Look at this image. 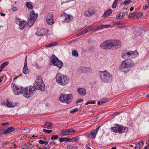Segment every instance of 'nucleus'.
Returning a JSON list of instances; mask_svg holds the SVG:
<instances>
[{
	"mask_svg": "<svg viewBox=\"0 0 149 149\" xmlns=\"http://www.w3.org/2000/svg\"><path fill=\"white\" fill-rule=\"evenodd\" d=\"M64 16L65 17L64 22H69L71 21L73 18V16L71 15H68L64 12L61 16Z\"/></svg>",
	"mask_w": 149,
	"mask_h": 149,
	"instance_id": "13",
	"label": "nucleus"
},
{
	"mask_svg": "<svg viewBox=\"0 0 149 149\" xmlns=\"http://www.w3.org/2000/svg\"><path fill=\"white\" fill-rule=\"evenodd\" d=\"M56 144V143H55L54 142V141H51V142H50L49 144V146H54V145H55Z\"/></svg>",
	"mask_w": 149,
	"mask_h": 149,
	"instance_id": "49",
	"label": "nucleus"
},
{
	"mask_svg": "<svg viewBox=\"0 0 149 149\" xmlns=\"http://www.w3.org/2000/svg\"><path fill=\"white\" fill-rule=\"evenodd\" d=\"M89 104H91V101H90L88 102H86L85 103V105H88Z\"/></svg>",
	"mask_w": 149,
	"mask_h": 149,
	"instance_id": "57",
	"label": "nucleus"
},
{
	"mask_svg": "<svg viewBox=\"0 0 149 149\" xmlns=\"http://www.w3.org/2000/svg\"><path fill=\"white\" fill-rule=\"evenodd\" d=\"M78 110V108H75L74 109H72L70 111V113H73L77 111Z\"/></svg>",
	"mask_w": 149,
	"mask_h": 149,
	"instance_id": "42",
	"label": "nucleus"
},
{
	"mask_svg": "<svg viewBox=\"0 0 149 149\" xmlns=\"http://www.w3.org/2000/svg\"><path fill=\"white\" fill-rule=\"evenodd\" d=\"M100 78L102 82L105 83L110 82L112 80V75L107 70L100 71L99 72Z\"/></svg>",
	"mask_w": 149,
	"mask_h": 149,
	"instance_id": "4",
	"label": "nucleus"
},
{
	"mask_svg": "<svg viewBox=\"0 0 149 149\" xmlns=\"http://www.w3.org/2000/svg\"><path fill=\"white\" fill-rule=\"evenodd\" d=\"M102 103H103L102 102L101 100H100V101H99L97 102V104L98 105H100L101 104H102Z\"/></svg>",
	"mask_w": 149,
	"mask_h": 149,
	"instance_id": "59",
	"label": "nucleus"
},
{
	"mask_svg": "<svg viewBox=\"0 0 149 149\" xmlns=\"http://www.w3.org/2000/svg\"><path fill=\"white\" fill-rule=\"evenodd\" d=\"M85 135L87 137H90L91 135V133L89 132H86L85 134Z\"/></svg>",
	"mask_w": 149,
	"mask_h": 149,
	"instance_id": "48",
	"label": "nucleus"
},
{
	"mask_svg": "<svg viewBox=\"0 0 149 149\" xmlns=\"http://www.w3.org/2000/svg\"><path fill=\"white\" fill-rule=\"evenodd\" d=\"M128 128L123 125L118 126L117 124L114 125V126L111 128L112 131L115 133L122 134L123 133L126 132L128 131Z\"/></svg>",
	"mask_w": 149,
	"mask_h": 149,
	"instance_id": "6",
	"label": "nucleus"
},
{
	"mask_svg": "<svg viewBox=\"0 0 149 149\" xmlns=\"http://www.w3.org/2000/svg\"><path fill=\"white\" fill-rule=\"evenodd\" d=\"M51 62L53 65L58 67L59 69L61 68L63 65V63L59 60L54 55L51 57Z\"/></svg>",
	"mask_w": 149,
	"mask_h": 149,
	"instance_id": "9",
	"label": "nucleus"
},
{
	"mask_svg": "<svg viewBox=\"0 0 149 149\" xmlns=\"http://www.w3.org/2000/svg\"><path fill=\"white\" fill-rule=\"evenodd\" d=\"M5 130L3 129H0V135L3 134H5L4 133Z\"/></svg>",
	"mask_w": 149,
	"mask_h": 149,
	"instance_id": "47",
	"label": "nucleus"
},
{
	"mask_svg": "<svg viewBox=\"0 0 149 149\" xmlns=\"http://www.w3.org/2000/svg\"><path fill=\"white\" fill-rule=\"evenodd\" d=\"M97 132V131H96L95 130H93L90 133L91 135L93 136V138L95 139Z\"/></svg>",
	"mask_w": 149,
	"mask_h": 149,
	"instance_id": "30",
	"label": "nucleus"
},
{
	"mask_svg": "<svg viewBox=\"0 0 149 149\" xmlns=\"http://www.w3.org/2000/svg\"><path fill=\"white\" fill-rule=\"evenodd\" d=\"M52 123L50 122H47L44 125V127L46 128H50L52 125Z\"/></svg>",
	"mask_w": 149,
	"mask_h": 149,
	"instance_id": "22",
	"label": "nucleus"
},
{
	"mask_svg": "<svg viewBox=\"0 0 149 149\" xmlns=\"http://www.w3.org/2000/svg\"><path fill=\"white\" fill-rule=\"evenodd\" d=\"M35 66L36 68H39V65H38V64L36 63L35 65Z\"/></svg>",
	"mask_w": 149,
	"mask_h": 149,
	"instance_id": "60",
	"label": "nucleus"
},
{
	"mask_svg": "<svg viewBox=\"0 0 149 149\" xmlns=\"http://www.w3.org/2000/svg\"><path fill=\"white\" fill-rule=\"evenodd\" d=\"M103 103H105V102L107 101V98H104L101 100Z\"/></svg>",
	"mask_w": 149,
	"mask_h": 149,
	"instance_id": "52",
	"label": "nucleus"
},
{
	"mask_svg": "<svg viewBox=\"0 0 149 149\" xmlns=\"http://www.w3.org/2000/svg\"><path fill=\"white\" fill-rule=\"evenodd\" d=\"M46 21L47 24L51 25L54 23V17L52 13H48L47 14L46 16Z\"/></svg>",
	"mask_w": 149,
	"mask_h": 149,
	"instance_id": "12",
	"label": "nucleus"
},
{
	"mask_svg": "<svg viewBox=\"0 0 149 149\" xmlns=\"http://www.w3.org/2000/svg\"><path fill=\"white\" fill-rule=\"evenodd\" d=\"M136 15V13L134 12L132 13L131 14L129 15L128 16L129 18H131L133 17H134Z\"/></svg>",
	"mask_w": 149,
	"mask_h": 149,
	"instance_id": "46",
	"label": "nucleus"
},
{
	"mask_svg": "<svg viewBox=\"0 0 149 149\" xmlns=\"http://www.w3.org/2000/svg\"><path fill=\"white\" fill-rule=\"evenodd\" d=\"M61 132L62 134L64 135H68V133L67 129L62 130Z\"/></svg>",
	"mask_w": 149,
	"mask_h": 149,
	"instance_id": "41",
	"label": "nucleus"
},
{
	"mask_svg": "<svg viewBox=\"0 0 149 149\" xmlns=\"http://www.w3.org/2000/svg\"><path fill=\"white\" fill-rule=\"evenodd\" d=\"M8 64V62L6 61L2 63L0 66V68L3 70V68Z\"/></svg>",
	"mask_w": 149,
	"mask_h": 149,
	"instance_id": "27",
	"label": "nucleus"
},
{
	"mask_svg": "<svg viewBox=\"0 0 149 149\" xmlns=\"http://www.w3.org/2000/svg\"><path fill=\"white\" fill-rule=\"evenodd\" d=\"M27 57H26L24 61V66L23 70V72L25 74H27L29 73L30 70L27 67Z\"/></svg>",
	"mask_w": 149,
	"mask_h": 149,
	"instance_id": "18",
	"label": "nucleus"
},
{
	"mask_svg": "<svg viewBox=\"0 0 149 149\" xmlns=\"http://www.w3.org/2000/svg\"><path fill=\"white\" fill-rule=\"evenodd\" d=\"M47 31H48V30L46 29H38L37 30L36 35L40 36H44Z\"/></svg>",
	"mask_w": 149,
	"mask_h": 149,
	"instance_id": "16",
	"label": "nucleus"
},
{
	"mask_svg": "<svg viewBox=\"0 0 149 149\" xmlns=\"http://www.w3.org/2000/svg\"><path fill=\"white\" fill-rule=\"evenodd\" d=\"M113 40H108L103 42L100 45V47L105 49H113Z\"/></svg>",
	"mask_w": 149,
	"mask_h": 149,
	"instance_id": "8",
	"label": "nucleus"
},
{
	"mask_svg": "<svg viewBox=\"0 0 149 149\" xmlns=\"http://www.w3.org/2000/svg\"><path fill=\"white\" fill-rule=\"evenodd\" d=\"M6 105L9 107H15V105H13L11 102L7 101Z\"/></svg>",
	"mask_w": 149,
	"mask_h": 149,
	"instance_id": "35",
	"label": "nucleus"
},
{
	"mask_svg": "<svg viewBox=\"0 0 149 149\" xmlns=\"http://www.w3.org/2000/svg\"><path fill=\"white\" fill-rule=\"evenodd\" d=\"M100 126H99L97 128V129H95V130H96V131H97V132H98V130L99 129V128H100Z\"/></svg>",
	"mask_w": 149,
	"mask_h": 149,
	"instance_id": "63",
	"label": "nucleus"
},
{
	"mask_svg": "<svg viewBox=\"0 0 149 149\" xmlns=\"http://www.w3.org/2000/svg\"><path fill=\"white\" fill-rule=\"evenodd\" d=\"M38 14H35L34 11L32 10L30 13V17L27 23V25L29 26H32L38 16Z\"/></svg>",
	"mask_w": 149,
	"mask_h": 149,
	"instance_id": "10",
	"label": "nucleus"
},
{
	"mask_svg": "<svg viewBox=\"0 0 149 149\" xmlns=\"http://www.w3.org/2000/svg\"><path fill=\"white\" fill-rule=\"evenodd\" d=\"M91 101V104H94L96 103L95 101V100H93Z\"/></svg>",
	"mask_w": 149,
	"mask_h": 149,
	"instance_id": "62",
	"label": "nucleus"
},
{
	"mask_svg": "<svg viewBox=\"0 0 149 149\" xmlns=\"http://www.w3.org/2000/svg\"><path fill=\"white\" fill-rule=\"evenodd\" d=\"M143 16V14L141 12H138L136 15V17L137 19H139L141 18Z\"/></svg>",
	"mask_w": 149,
	"mask_h": 149,
	"instance_id": "38",
	"label": "nucleus"
},
{
	"mask_svg": "<svg viewBox=\"0 0 149 149\" xmlns=\"http://www.w3.org/2000/svg\"><path fill=\"white\" fill-rule=\"evenodd\" d=\"M119 0H115L114 1V2L112 6V8H116V6L117 5V4L118 2L119 1Z\"/></svg>",
	"mask_w": 149,
	"mask_h": 149,
	"instance_id": "36",
	"label": "nucleus"
},
{
	"mask_svg": "<svg viewBox=\"0 0 149 149\" xmlns=\"http://www.w3.org/2000/svg\"><path fill=\"white\" fill-rule=\"evenodd\" d=\"M12 10L15 11L17 10V8L16 7H12Z\"/></svg>",
	"mask_w": 149,
	"mask_h": 149,
	"instance_id": "51",
	"label": "nucleus"
},
{
	"mask_svg": "<svg viewBox=\"0 0 149 149\" xmlns=\"http://www.w3.org/2000/svg\"><path fill=\"white\" fill-rule=\"evenodd\" d=\"M131 2L130 0H125L123 3V4H124L125 5H126L131 3Z\"/></svg>",
	"mask_w": 149,
	"mask_h": 149,
	"instance_id": "40",
	"label": "nucleus"
},
{
	"mask_svg": "<svg viewBox=\"0 0 149 149\" xmlns=\"http://www.w3.org/2000/svg\"><path fill=\"white\" fill-rule=\"evenodd\" d=\"M9 124V123L8 122H6L5 123H1L2 125H8Z\"/></svg>",
	"mask_w": 149,
	"mask_h": 149,
	"instance_id": "54",
	"label": "nucleus"
},
{
	"mask_svg": "<svg viewBox=\"0 0 149 149\" xmlns=\"http://www.w3.org/2000/svg\"><path fill=\"white\" fill-rule=\"evenodd\" d=\"M84 101L83 99L80 98L77 100L76 102V104H77L82 102H83Z\"/></svg>",
	"mask_w": 149,
	"mask_h": 149,
	"instance_id": "45",
	"label": "nucleus"
},
{
	"mask_svg": "<svg viewBox=\"0 0 149 149\" xmlns=\"http://www.w3.org/2000/svg\"><path fill=\"white\" fill-rule=\"evenodd\" d=\"M43 132H44L45 133H48L52 132V130H47V129H43Z\"/></svg>",
	"mask_w": 149,
	"mask_h": 149,
	"instance_id": "44",
	"label": "nucleus"
},
{
	"mask_svg": "<svg viewBox=\"0 0 149 149\" xmlns=\"http://www.w3.org/2000/svg\"><path fill=\"white\" fill-rule=\"evenodd\" d=\"M68 131V135H70L72 134H74L75 132H76V131H74L72 130V129L71 128V129H67Z\"/></svg>",
	"mask_w": 149,
	"mask_h": 149,
	"instance_id": "33",
	"label": "nucleus"
},
{
	"mask_svg": "<svg viewBox=\"0 0 149 149\" xmlns=\"http://www.w3.org/2000/svg\"><path fill=\"white\" fill-rule=\"evenodd\" d=\"M56 82L62 86H65L69 81V78L66 75L59 73L56 74Z\"/></svg>",
	"mask_w": 149,
	"mask_h": 149,
	"instance_id": "3",
	"label": "nucleus"
},
{
	"mask_svg": "<svg viewBox=\"0 0 149 149\" xmlns=\"http://www.w3.org/2000/svg\"><path fill=\"white\" fill-rule=\"evenodd\" d=\"M45 84L40 76H38L35 81L34 85L36 88L38 90L42 91H45Z\"/></svg>",
	"mask_w": 149,
	"mask_h": 149,
	"instance_id": "5",
	"label": "nucleus"
},
{
	"mask_svg": "<svg viewBox=\"0 0 149 149\" xmlns=\"http://www.w3.org/2000/svg\"><path fill=\"white\" fill-rule=\"evenodd\" d=\"M111 24H118V25H122V24L121 23L119 22H111Z\"/></svg>",
	"mask_w": 149,
	"mask_h": 149,
	"instance_id": "43",
	"label": "nucleus"
},
{
	"mask_svg": "<svg viewBox=\"0 0 149 149\" xmlns=\"http://www.w3.org/2000/svg\"><path fill=\"white\" fill-rule=\"evenodd\" d=\"M58 136L57 135H54L51 136L50 139L54 141L58 139Z\"/></svg>",
	"mask_w": 149,
	"mask_h": 149,
	"instance_id": "39",
	"label": "nucleus"
},
{
	"mask_svg": "<svg viewBox=\"0 0 149 149\" xmlns=\"http://www.w3.org/2000/svg\"><path fill=\"white\" fill-rule=\"evenodd\" d=\"M15 130V129L13 127L8 128L5 130L4 133H5V134H9L10 133L14 131Z\"/></svg>",
	"mask_w": 149,
	"mask_h": 149,
	"instance_id": "21",
	"label": "nucleus"
},
{
	"mask_svg": "<svg viewBox=\"0 0 149 149\" xmlns=\"http://www.w3.org/2000/svg\"><path fill=\"white\" fill-rule=\"evenodd\" d=\"M40 149H47V147H42V148H40Z\"/></svg>",
	"mask_w": 149,
	"mask_h": 149,
	"instance_id": "64",
	"label": "nucleus"
},
{
	"mask_svg": "<svg viewBox=\"0 0 149 149\" xmlns=\"http://www.w3.org/2000/svg\"><path fill=\"white\" fill-rule=\"evenodd\" d=\"M72 54L75 57H77L78 56V54L77 50H73L72 51Z\"/></svg>",
	"mask_w": 149,
	"mask_h": 149,
	"instance_id": "37",
	"label": "nucleus"
},
{
	"mask_svg": "<svg viewBox=\"0 0 149 149\" xmlns=\"http://www.w3.org/2000/svg\"><path fill=\"white\" fill-rule=\"evenodd\" d=\"M39 143L41 144H44L45 145H47L49 143L48 141H44L42 140H40L38 141Z\"/></svg>",
	"mask_w": 149,
	"mask_h": 149,
	"instance_id": "31",
	"label": "nucleus"
},
{
	"mask_svg": "<svg viewBox=\"0 0 149 149\" xmlns=\"http://www.w3.org/2000/svg\"><path fill=\"white\" fill-rule=\"evenodd\" d=\"M111 24H104L102 25L98 26L97 27L98 29H101L106 28H107L111 26Z\"/></svg>",
	"mask_w": 149,
	"mask_h": 149,
	"instance_id": "24",
	"label": "nucleus"
},
{
	"mask_svg": "<svg viewBox=\"0 0 149 149\" xmlns=\"http://www.w3.org/2000/svg\"><path fill=\"white\" fill-rule=\"evenodd\" d=\"M134 65V62L130 59H127L122 61L120 67V70L125 73L128 72Z\"/></svg>",
	"mask_w": 149,
	"mask_h": 149,
	"instance_id": "2",
	"label": "nucleus"
},
{
	"mask_svg": "<svg viewBox=\"0 0 149 149\" xmlns=\"http://www.w3.org/2000/svg\"><path fill=\"white\" fill-rule=\"evenodd\" d=\"M13 88V91L15 95L22 94L23 96L27 98L31 97L34 94V92L36 90L34 86H30L25 88L15 84H12Z\"/></svg>",
	"mask_w": 149,
	"mask_h": 149,
	"instance_id": "1",
	"label": "nucleus"
},
{
	"mask_svg": "<svg viewBox=\"0 0 149 149\" xmlns=\"http://www.w3.org/2000/svg\"><path fill=\"white\" fill-rule=\"evenodd\" d=\"M94 14L93 10L92 9H89L84 13L86 17H90Z\"/></svg>",
	"mask_w": 149,
	"mask_h": 149,
	"instance_id": "20",
	"label": "nucleus"
},
{
	"mask_svg": "<svg viewBox=\"0 0 149 149\" xmlns=\"http://www.w3.org/2000/svg\"><path fill=\"white\" fill-rule=\"evenodd\" d=\"M148 6L147 5H145V6H143V8L144 10H146L148 8Z\"/></svg>",
	"mask_w": 149,
	"mask_h": 149,
	"instance_id": "56",
	"label": "nucleus"
},
{
	"mask_svg": "<svg viewBox=\"0 0 149 149\" xmlns=\"http://www.w3.org/2000/svg\"><path fill=\"white\" fill-rule=\"evenodd\" d=\"M125 16L124 13H120L116 15V19L117 20H119L122 19Z\"/></svg>",
	"mask_w": 149,
	"mask_h": 149,
	"instance_id": "25",
	"label": "nucleus"
},
{
	"mask_svg": "<svg viewBox=\"0 0 149 149\" xmlns=\"http://www.w3.org/2000/svg\"><path fill=\"white\" fill-rule=\"evenodd\" d=\"M73 148V146L71 145H68L67 146V148L68 149H71Z\"/></svg>",
	"mask_w": 149,
	"mask_h": 149,
	"instance_id": "53",
	"label": "nucleus"
},
{
	"mask_svg": "<svg viewBox=\"0 0 149 149\" xmlns=\"http://www.w3.org/2000/svg\"><path fill=\"white\" fill-rule=\"evenodd\" d=\"M135 31H136V32H137L136 34L137 35H140L142 31V29L141 28H137L135 29Z\"/></svg>",
	"mask_w": 149,
	"mask_h": 149,
	"instance_id": "28",
	"label": "nucleus"
},
{
	"mask_svg": "<svg viewBox=\"0 0 149 149\" xmlns=\"http://www.w3.org/2000/svg\"><path fill=\"white\" fill-rule=\"evenodd\" d=\"M79 139V138L78 136H75L73 137L71 139L70 138L69 140V142L72 141H78Z\"/></svg>",
	"mask_w": 149,
	"mask_h": 149,
	"instance_id": "32",
	"label": "nucleus"
},
{
	"mask_svg": "<svg viewBox=\"0 0 149 149\" xmlns=\"http://www.w3.org/2000/svg\"><path fill=\"white\" fill-rule=\"evenodd\" d=\"M58 44V42H55L46 45V47H50L52 46H54L55 45H57Z\"/></svg>",
	"mask_w": 149,
	"mask_h": 149,
	"instance_id": "29",
	"label": "nucleus"
},
{
	"mask_svg": "<svg viewBox=\"0 0 149 149\" xmlns=\"http://www.w3.org/2000/svg\"><path fill=\"white\" fill-rule=\"evenodd\" d=\"M79 34H80V35H82L84 34V31H81V32H80L79 33Z\"/></svg>",
	"mask_w": 149,
	"mask_h": 149,
	"instance_id": "61",
	"label": "nucleus"
},
{
	"mask_svg": "<svg viewBox=\"0 0 149 149\" xmlns=\"http://www.w3.org/2000/svg\"><path fill=\"white\" fill-rule=\"evenodd\" d=\"M77 91L80 95H84L86 93V91L85 89L79 88L77 89Z\"/></svg>",
	"mask_w": 149,
	"mask_h": 149,
	"instance_id": "19",
	"label": "nucleus"
},
{
	"mask_svg": "<svg viewBox=\"0 0 149 149\" xmlns=\"http://www.w3.org/2000/svg\"><path fill=\"white\" fill-rule=\"evenodd\" d=\"M26 6L30 9H32L33 8L32 5L29 2H27L26 3Z\"/></svg>",
	"mask_w": 149,
	"mask_h": 149,
	"instance_id": "34",
	"label": "nucleus"
},
{
	"mask_svg": "<svg viewBox=\"0 0 149 149\" xmlns=\"http://www.w3.org/2000/svg\"><path fill=\"white\" fill-rule=\"evenodd\" d=\"M113 49H117L121 47V43L118 40H113Z\"/></svg>",
	"mask_w": 149,
	"mask_h": 149,
	"instance_id": "14",
	"label": "nucleus"
},
{
	"mask_svg": "<svg viewBox=\"0 0 149 149\" xmlns=\"http://www.w3.org/2000/svg\"><path fill=\"white\" fill-rule=\"evenodd\" d=\"M112 13V10H107L103 14V17H107L110 15Z\"/></svg>",
	"mask_w": 149,
	"mask_h": 149,
	"instance_id": "23",
	"label": "nucleus"
},
{
	"mask_svg": "<svg viewBox=\"0 0 149 149\" xmlns=\"http://www.w3.org/2000/svg\"><path fill=\"white\" fill-rule=\"evenodd\" d=\"M21 19H18L17 21V24L19 25L20 29L23 30L24 29L26 24V22L24 21H21Z\"/></svg>",
	"mask_w": 149,
	"mask_h": 149,
	"instance_id": "15",
	"label": "nucleus"
},
{
	"mask_svg": "<svg viewBox=\"0 0 149 149\" xmlns=\"http://www.w3.org/2000/svg\"><path fill=\"white\" fill-rule=\"evenodd\" d=\"M139 55V53L136 51H126L122 56V57L125 58L126 56L128 57H131L132 58L136 57Z\"/></svg>",
	"mask_w": 149,
	"mask_h": 149,
	"instance_id": "11",
	"label": "nucleus"
},
{
	"mask_svg": "<svg viewBox=\"0 0 149 149\" xmlns=\"http://www.w3.org/2000/svg\"><path fill=\"white\" fill-rule=\"evenodd\" d=\"M138 144H139V145H140L141 147H142L143 145V141L139 143Z\"/></svg>",
	"mask_w": 149,
	"mask_h": 149,
	"instance_id": "55",
	"label": "nucleus"
},
{
	"mask_svg": "<svg viewBox=\"0 0 149 149\" xmlns=\"http://www.w3.org/2000/svg\"><path fill=\"white\" fill-rule=\"evenodd\" d=\"M70 139V138L66 137V138H61L59 139V141L60 142L66 141L69 142V140Z\"/></svg>",
	"mask_w": 149,
	"mask_h": 149,
	"instance_id": "26",
	"label": "nucleus"
},
{
	"mask_svg": "<svg viewBox=\"0 0 149 149\" xmlns=\"http://www.w3.org/2000/svg\"><path fill=\"white\" fill-rule=\"evenodd\" d=\"M139 144H137L135 146V149H139Z\"/></svg>",
	"mask_w": 149,
	"mask_h": 149,
	"instance_id": "58",
	"label": "nucleus"
},
{
	"mask_svg": "<svg viewBox=\"0 0 149 149\" xmlns=\"http://www.w3.org/2000/svg\"><path fill=\"white\" fill-rule=\"evenodd\" d=\"M72 97L71 94L62 93L59 97V100L61 102L69 104L72 101Z\"/></svg>",
	"mask_w": 149,
	"mask_h": 149,
	"instance_id": "7",
	"label": "nucleus"
},
{
	"mask_svg": "<svg viewBox=\"0 0 149 149\" xmlns=\"http://www.w3.org/2000/svg\"><path fill=\"white\" fill-rule=\"evenodd\" d=\"M93 27H91L89 28H87L86 30L87 32L89 31L90 30H91V29H93Z\"/></svg>",
	"mask_w": 149,
	"mask_h": 149,
	"instance_id": "50",
	"label": "nucleus"
},
{
	"mask_svg": "<svg viewBox=\"0 0 149 149\" xmlns=\"http://www.w3.org/2000/svg\"><path fill=\"white\" fill-rule=\"evenodd\" d=\"M79 70L80 71L84 73H91L92 72V70L90 68H86L84 67H81L80 68Z\"/></svg>",
	"mask_w": 149,
	"mask_h": 149,
	"instance_id": "17",
	"label": "nucleus"
}]
</instances>
